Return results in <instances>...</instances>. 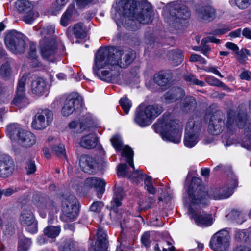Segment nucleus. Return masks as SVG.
I'll return each instance as SVG.
<instances>
[{"instance_id": "1", "label": "nucleus", "mask_w": 251, "mask_h": 251, "mask_svg": "<svg viewBox=\"0 0 251 251\" xmlns=\"http://www.w3.org/2000/svg\"><path fill=\"white\" fill-rule=\"evenodd\" d=\"M140 4L142 8L139 9L133 0H122L118 3V11L124 16L123 25L127 30L136 31L140 24H148L153 20L154 14L150 4L147 0H142Z\"/></svg>"}, {"instance_id": "2", "label": "nucleus", "mask_w": 251, "mask_h": 251, "mask_svg": "<svg viewBox=\"0 0 251 251\" xmlns=\"http://www.w3.org/2000/svg\"><path fill=\"white\" fill-rule=\"evenodd\" d=\"M200 183V178L194 177L192 179L188 189V196L183 198V202L185 205L188 206V214L190 218L194 219L198 226H207L212 224L211 215L204 212L198 214L193 209L195 205L206 206L208 204V197L202 191Z\"/></svg>"}, {"instance_id": "3", "label": "nucleus", "mask_w": 251, "mask_h": 251, "mask_svg": "<svg viewBox=\"0 0 251 251\" xmlns=\"http://www.w3.org/2000/svg\"><path fill=\"white\" fill-rule=\"evenodd\" d=\"M134 58V54L131 49L122 50L113 47L100 48L96 54V66L101 68L108 65L111 70H114L117 66L127 67Z\"/></svg>"}, {"instance_id": "4", "label": "nucleus", "mask_w": 251, "mask_h": 251, "mask_svg": "<svg viewBox=\"0 0 251 251\" xmlns=\"http://www.w3.org/2000/svg\"><path fill=\"white\" fill-rule=\"evenodd\" d=\"M152 127L154 131L160 133L164 139L175 143L180 142L182 128L176 119H172L169 115L164 114L162 118L158 119Z\"/></svg>"}, {"instance_id": "5", "label": "nucleus", "mask_w": 251, "mask_h": 251, "mask_svg": "<svg viewBox=\"0 0 251 251\" xmlns=\"http://www.w3.org/2000/svg\"><path fill=\"white\" fill-rule=\"evenodd\" d=\"M226 126L227 132L230 134L234 133L235 126L241 129L251 130V123L245 104L239 105L236 109H227Z\"/></svg>"}, {"instance_id": "6", "label": "nucleus", "mask_w": 251, "mask_h": 251, "mask_svg": "<svg viewBox=\"0 0 251 251\" xmlns=\"http://www.w3.org/2000/svg\"><path fill=\"white\" fill-rule=\"evenodd\" d=\"M201 123V119L197 116L188 120L186 126L184 139V143L186 146L191 148L198 143L200 140Z\"/></svg>"}, {"instance_id": "7", "label": "nucleus", "mask_w": 251, "mask_h": 251, "mask_svg": "<svg viewBox=\"0 0 251 251\" xmlns=\"http://www.w3.org/2000/svg\"><path fill=\"white\" fill-rule=\"evenodd\" d=\"M60 218L62 221L69 223L74 221L79 211V203L76 197L71 195L65 198L62 202Z\"/></svg>"}, {"instance_id": "8", "label": "nucleus", "mask_w": 251, "mask_h": 251, "mask_svg": "<svg viewBox=\"0 0 251 251\" xmlns=\"http://www.w3.org/2000/svg\"><path fill=\"white\" fill-rule=\"evenodd\" d=\"M26 37L16 30L9 31L4 39L7 48L15 54L23 53L26 48Z\"/></svg>"}, {"instance_id": "9", "label": "nucleus", "mask_w": 251, "mask_h": 251, "mask_svg": "<svg viewBox=\"0 0 251 251\" xmlns=\"http://www.w3.org/2000/svg\"><path fill=\"white\" fill-rule=\"evenodd\" d=\"M230 240L229 232L222 229L211 237L209 246L214 251H226L229 247Z\"/></svg>"}, {"instance_id": "10", "label": "nucleus", "mask_w": 251, "mask_h": 251, "mask_svg": "<svg viewBox=\"0 0 251 251\" xmlns=\"http://www.w3.org/2000/svg\"><path fill=\"white\" fill-rule=\"evenodd\" d=\"M53 114L51 111L45 109L38 111L33 119L31 126L37 130H43L52 122Z\"/></svg>"}, {"instance_id": "11", "label": "nucleus", "mask_w": 251, "mask_h": 251, "mask_svg": "<svg viewBox=\"0 0 251 251\" xmlns=\"http://www.w3.org/2000/svg\"><path fill=\"white\" fill-rule=\"evenodd\" d=\"M19 221L20 224L24 226H30L31 228H27V230L32 233L37 231V222L35 221V216L28 207H22L19 217Z\"/></svg>"}, {"instance_id": "12", "label": "nucleus", "mask_w": 251, "mask_h": 251, "mask_svg": "<svg viewBox=\"0 0 251 251\" xmlns=\"http://www.w3.org/2000/svg\"><path fill=\"white\" fill-rule=\"evenodd\" d=\"M133 151L129 146H126L124 147L122 152V155L126 158V162L133 170L132 174L129 176V178L133 181L137 183L140 180L144 178L146 174H143L141 170H136L135 169L133 164Z\"/></svg>"}, {"instance_id": "13", "label": "nucleus", "mask_w": 251, "mask_h": 251, "mask_svg": "<svg viewBox=\"0 0 251 251\" xmlns=\"http://www.w3.org/2000/svg\"><path fill=\"white\" fill-rule=\"evenodd\" d=\"M26 80V78L24 76L19 80L15 96L12 101V104L19 108L25 107L29 104L28 100L25 95V86Z\"/></svg>"}, {"instance_id": "14", "label": "nucleus", "mask_w": 251, "mask_h": 251, "mask_svg": "<svg viewBox=\"0 0 251 251\" xmlns=\"http://www.w3.org/2000/svg\"><path fill=\"white\" fill-rule=\"evenodd\" d=\"M170 19L176 22L186 20L190 16V13L186 6L179 3H172L169 5Z\"/></svg>"}, {"instance_id": "15", "label": "nucleus", "mask_w": 251, "mask_h": 251, "mask_svg": "<svg viewBox=\"0 0 251 251\" xmlns=\"http://www.w3.org/2000/svg\"><path fill=\"white\" fill-rule=\"evenodd\" d=\"M225 117L222 111L218 110L214 112L210 118L208 125V131L213 135L221 133L223 129Z\"/></svg>"}, {"instance_id": "16", "label": "nucleus", "mask_w": 251, "mask_h": 251, "mask_svg": "<svg viewBox=\"0 0 251 251\" xmlns=\"http://www.w3.org/2000/svg\"><path fill=\"white\" fill-rule=\"evenodd\" d=\"M82 105V99L78 95H70L66 99L64 106L62 108V113L64 116H68L76 109Z\"/></svg>"}, {"instance_id": "17", "label": "nucleus", "mask_w": 251, "mask_h": 251, "mask_svg": "<svg viewBox=\"0 0 251 251\" xmlns=\"http://www.w3.org/2000/svg\"><path fill=\"white\" fill-rule=\"evenodd\" d=\"M15 164L13 159L8 155L0 156V177L6 178L11 176L14 170Z\"/></svg>"}, {"instance_id": "18", "label": "nucleus", "mask_w": 251, "mask_h": 251, "mask_svg": "<svg viewBox=\"0 0 251 251\" xmlns=\"http://www.w3.org/2000/svg\"><path fill=\"white\" fill-rule=\"evenodd\" d=\"M185 95V91L182 88L173 87L164 94L162 99L166 103H171L182 99Z\"/></svg>"}, {"instance_id": "19", "label": "nucleus", "mask_w": 251, "mask_h": 251, "mask_svg": "<svg viewBox=\"0 0 251 251\" xmlns=\"http://www.w3.org/2000/svg\"><path fill=\"white\" fill-rule=\"evenodd\" d=\"M40 50L42 56L47 60L54 55L57 50V44L55 40H52L51 42H45L40 41Z\"/></svg>"}, {"instance_id": "20", "label": "nucleus", "mask_w": 251, "mask_h": 251, "mask_svg": "<svg viewBox=\"0 0 251 251\" xmlns=\"http://www.w3.org/2000/svg\"><path fill=\"white\" fill-rule=\"evenodd\" d=\"M179 107L183 113H192L196 110L197 107L196 100L192 96H187L180 101Z\"/></svg>"}, {"instance_id": "21", "label": "nucleus", "mask_w": 251, "mask_h": 251, "mask_svg": "<svg viewBox=\"0 0 251 251\" xmlns=\"http://www.w3.org/2000/svg\"><path fill=\"white\" fill-rule=\"evenodd\" d=\"M197 13L200 19L206 22L213 21L216 16L215 9L209 5L200 7L197 10Z\"/></svg>"}, {"instance_id": "22", "label": "nucleus", "mask_w": 251, "mask_h": 251, "mask_svg": "<svg viewBox=\"0 0 251 251\" xmlns=\"http://www.w3.org/2000/svg\"><path fill=\"white\" fill-rule=\"evenodd\" d=\"M97 241L93 246L94 251H106L108 241L106 233L102 229L99 228L97 232Z\"/></svg>"}, {"instance_id": "23", "label": "nucleus", "mask_w": 251, "mask_h": 251, "mask_svg": "<svg viewBox=\"0 0 251 251\" xmlns=\"http://www.w3.org/2000/svg\"><path fill=\"white\" fill-rule=\"evenodd\" d=\"M33 199L35 200V204L38 209H52L55 207L54 201L48 196L35 195Z\"/></svg>"}, {"instance_id": "24", "label": "nucleus", "mask_w": 251, "mask_h": 251, "mask_svg": "<svg viewBox=\"0 0 251 251\" xmlns=\"http://www.w3.org/2000/svg\"><path fill=\"white\" fill-rule=\"evenodd\" d=\"M96 160L88 155H81L79 159V165L82 170L88 174L93 173L96 166Z\"/></svg>"}, {"instance_id": "25", "label": "nucleus", "mask_w": 251, "mask_h": 251, "mask_svg": "<svg viewBox=\"0 0 251 251\" xmlns=\"http://www.w3.org/2000/svg\"><path fill=\"white\" fill-rule=\"evenodd\" d=\"M173 78V74L169 70L161 71L154 75L153 80L158 85L163 87L170 85Z\"/></svg>"}, {"instance_id": "26", "label": "nucleus", "mask_w": 251, "mask_h": 251, "mask_svg": "<svg viewBox=\"0 0 251 251\" xmlns=\"http://www.w3.org/2000/svg\"><path fill=\"white\" fill-rule=\"evenodd\" d=\"M106 66L98 68L96 66V58H95V65L93 67V71L94 74L97 75L101 80L110 82L112 81L113 79V74L112 71L110 69V67Z\"/></svg>"}, {"instance_id": "27", "label": "nucleus", "mask_w": 251, "mask_h": 251, "mask_svg": "<svg viewBox=\"0 0 251 251\" xmlns=\"http://www.w3.org/2000/svg\"><path fill=\"white\" fill-rule=\"evenodd\" d=\"M18 143L25 147H30L36 142L35 136L31 132L23 130L17 140Z\"/></svg>"}, {"instance_id": "28", "label": "nucleus", "mask_w": 251, "mask_h": 251, "mask_svg": "<svg viewBox=\"0 0 251 251\" xmlns=\"http://www.w3.org/2000/svg\"><path fill=\"white\" fill-rule=\"evenodd\" d=\"M123 188L117 183L115 184L113 199L110 202V208L115 209L122 205V201L124 198Z\"/></svg>"}, {"instance_id": "29", "label": "nucleus", "mask_w": 251, "mask_h": 251, "mask_svg": "<svg viewBox=\"0 0 251 251\" xmlns=\"http://www.w3.org/2000/svg\"><path fill=\"white\" fill-rule=\"evenodd\" d=\"M134 121L141 127L148 126L151 123V120L148 114L147 115L145 108L144 109H137L135 112Z\"/></svg>"}, {"instance_id": "30", "label": "nucleus", "mask_w": 251, "mask_h": 251, "mask_svg": "<svg viewBox=\"0 0 251 251\" xmlns=\"http://www.w3.org/2000/svg\"><path fill=\"white\" fill-rule=\"evenodd\" d=\"M98 139L95 134L91 133L83 136L80 141V145L86 149H90L96 147Z\"/></svg>"}, {"instance_id": "31", "label": "nucleus", "mask_w": 251, "mask_h": 251, "mask_svg": "<svg viewBox=\"0 0 251 251\" xmlns=\"http://www.w3.org/2000/svg\"><path fill=\"white\" fill-rule=\"evenodd\" d=\"M200 185L202 187V191L205 192L207 194L208 197V202L209 201V198H213L215 200L226 199L229 197L232 194L231 191L229 189L226 191L225 193H219L220 190L218 188L211 189L209 192V194H208L207 192L204 191V188L201 183H200Z\"/></svg>"}, {"instance_id": "32", "label": "nucleus", "mask_w": 251, "mask_h": 251, "mask_svg": "<svg viewBox=\"0 0 251 251\" xmlns=\"http://www.w3.org/2000/svg\"><path fill=\"white\" fill-rule=\"evenodd\" d=\"M31 87L33 94L38 96L42 95L46 88V83L42 78L38 77L32 82Z\"/></svg>"}, {"instance_id": "33", "label": "nucleus", "mask_w": 251, "mask_h": 251, "mask_svg": "<svg viewBox=\"0 0 251 251\" xmlns=\"http://www.w3.org/2000/svg\"><path fill=\"white\" fill-rule=\"evenodd\" d=\"M75 11V8L74 3L69 5L61 18L60 24L61 25L65 27L69 25L71 22L72 15Z\"/></svg>"}, {"instance_id": "34", "label": "nucleus", "mask_w": 251, "mask_h": 251, "mask_svg": "<svg viewBox=\"0 0 251 251\" xmlns=\"http://www.w3.org/2000/svg\"><path fill=\"white\" fill-rule=\"evenodd\" d=\"M16 6L20 13L25 14L33 11V5L28 0H18L16 2Z\"/></svg>"}, {"instance_id": "35", "label": "nucleus", "mask_w": 251, "mask_h": 251, "mask_svg": "<svg viewBox=\"0 0 251 251\" xmlns=\"http://www.w3.org/2000/svg\"><path fill=\"white\" fill-rule=\"evenodd\" d=\"M23 131L19 125L16 124H10L6 128L7 133L11 140H18Z\"/></svg>"}, {"instance_id": "36", "label": "nucleus", "mask_w": 251, "mask_h": 251, "mask_svg": "<svg viewBox=\"0 0 251 251\" xmlns=\"http://www.w3.org/2000/svg\"><path fill=\"white\" fill-rule=\"evenodd\" d=\"M55 32V27L52 25H49L43 28L40 34L42 39L41 41H44L45 42H51L52 40H55L54 38V33Z\"/></svg>"}, {"instance_id": "37", "label": "nucleus", "mask_w": 251, "mask_h": 251, "mask_svg": "<svg viewBox=\"0 0 251 251\" xmlns=\"http://www.w3.org/2000/svg\"><path fill=\"white\" fill-rule=\"evenodd\" d=\"M145 109L151 122L163 112V108L156 104L148 105Z\"/></svg>"}, {"instance_id": "38", "label": "nucleus", "mask_w": 251, "mask_h": 251, "mask_svg": "<svg viewBox=\"0 0 251 251\" xmlns=\"http://www.w3.org/2000/svg\"><path fill=\"white\" fill-rule=\"evenodd\" d=\"M73 34L77 38L84 39L87 36L86 27L82 23H78L73 27Z\"/></svg>"}, {"instance_id": "39", "label": "nucleus", "mask_w": 251, "mask_h": 251, "mask_svg": "<svg viewBox=\"0 0 251 251\" xmlns=\"http://www.w3.org/2000/svg\"><path fill=\"white\" fill-rule=\"evenodd\" d=\"M171 54V63L173 66H177L182 62L183 56L181 50L175 49L172 51Z\"/></svg>"}, {"instance_id": "40", "label": "nucleus", "mask_w": 251, "mask_h": 251, "mask_svg": "<svg viewBox=\"0 0 251 251\" xmlns=\"http://www.w3.org/2000/svg\"><path fill=\"white\" fill-rule=\"evenodd\" d=\"M106 183L104 180L99 178H97L96 182L95 183L93 188L97 192V195L98 198L101 199L103 194L105 191V186Z\"/></svg>"}, {"instance_id": "41", "label": "nucleus", "mask_w": 251, "mask_h": 251, "mask_svg": "<svg viewBox=\"0 0 251 251\" xmlns=\"http://www.w3.org/2000/svg\"><path fill=\"white\" fill-rule=\"evenodd\" d=\"M60 230L59 226H50L45 228L44 233L48 237L54 238L59 234Z\"/></svg>"}, {"instance_id": "42", "label": "nucleus", "mask_w": 251, "mask_h": 251, "mask_svg": "<svg viewBox=\"0 0 251 251\" xmlns=\"http://www.w3.org/2000/svg\"><path fill=\"white\" fill-rule=\"evenodd\" d=\"M31 244L30 239L25 237L20 238L18 243V251H27Z\"/></svg>"}, {"instance_id": "43", "label": "nucleus", "mask_w": 251, "mask_h": 251, "mask_svg": "<svg viewBox=\"0 0 251 251\" xmlns=\"http://www.w3.org/2000/svg\"><path fill=\"white\" fill-rule=\"evenodd\" d=\"M52 152L60 157H66V151L63 144H60L58 146L55 145L52 147Z\"/></svg>"}, {"instance_id": "44", "label": "nucleus", "mask_w": 251, "mask_h": 251, "mask_svg": "<svg viewBox=\"0 0 251 251\" xmlns=\"http://www.w3.org/2000/svg\"><path fill=\"white\" fill-rule=\"evenodd\" d=\"M25 168L26 170V173L28 175L34 173L36 170L35 162L31 157H28L25 162Z\"/></svg>"}, {"instance_id": "45", "label": "nucleus", "mask_w": 251, "mask_h": 251, "mask_svg": "<svg viewBox=\"0 0 251 251\" xmlns=\"http://www.w3.org/2000/svg\"><path fill=\"white\" fill-rule=\"evenodd\" d=\"M15 221L12 219H8L5 223V232L8 235L13 234L15 232Z\"/></svg>"}, {"instance_id": "46", "label": "nucleus", "mask_w": 251, "mask_h": 251, "mask_svg": "<svg viewBox=\"0 0 251 251\" xmlns=\"http://www.w3.org/2000/svg\"><path fill=\"white\" fill-rule=\"evenodd\" d=\"M113 147L117 151H120L123 147V142L119 135H114L110 140Z\"/></svg>"}, {"instance_id": "47", "label": "nucleus", "mask_w": 251, "mask_h": 251, "mask_svg": "<svg viewBox=\"0 0 251 251\" xmlns=\"http://www.w3.org/2000/svg\"><path fill=\"white\" fill-rule=\"evenodd\" d=\"M119 103L125 114H127L131 106L130 100L127 97H123L120 100Z\"/></svg>"}, {"instance_id": "48", "label": "nucleus", "mask_w": 251, "mask_h": 251, "mask_svg": "<svg viewBox=\"0 0 251 251\" xmlns=\"http://www.w3.org/2000/svg\"><path fill=\"white\" fill-rule=\"evenodd\" d=\"M237 58L239 61L243 63L247 59V55H250V51L246 49H242L240 50H239L236 52Z\"/></svg>"}, {"instance_id": "49", "label": "nucleus", "mask_w": 251, "mask_h": 251, "mask_svg": "<svg viewBox=\"0 0 251 251\" xmlns=\"http://www.w3.org/2000/svg\"><path fill=\"white\" fill-rule=\"evenodd\" d=\"M128 166L126 163L120 164L118 166L117 175L118 176L126 177L127 175Z\"/></svg>"}, {"instance_id": "50", "label": "nucleus", "mask_w": 251, "mask_h": 251, "mask_svg": "<svg viewBox=\"0 0 251 251\" xmlns=\"http://www.w3.org/2000/svg\"><path fill=\"white\" fill-rule=\"evenodd\" d=\"M236 5L240 9H245L251 4V0H235Z\"/></svg>"}, {"instance_id": "51", "label": "nucleus", "mask_w": 251, "mask_h": 251, "mask_svg": "<svg viewBox=\"0 0 251 251\" xmlns=\"http://www.w3.org/2000/svg\"><path fill=\"white\" fill-rule=\"evenodd\" d=\"M152 197H149L145 201L140 202V205L142 209H148L151 208L154 200Z\"/></svg>"}, {"instance_id": "52", "label": "nucleus", "mask_w": 251, "mask_h": 251, "mask_svg": "<svg viewBox=\"0 0 251 251\" xmlns=\"http://www.w3.org/2000/svg\"><path fill=\"white\" fill-rule=\"evenodd\" d=\"M10 67L8 63L3 64L0 68V74L4 77H7L10 75Z\"/></svg>"}, {"instance_id": "53", "label": "nucleus", "mask_w": 251, "mask_h": 251, "mask_svg": "<svg viewBox=\"0 0 251 251\" xmlns=\"http://www.w3.org/2000/svg\"><path fill=\"white\" fill-rule=\"evenodd\" d=\"M185 79L186 81L189 82L192 84L203 86L204 85V82L198 80L196 77L193 75H189L185 76Z\"/></svg>"}, {"instance_id": "54", "label": "nucleus", "mask_w": 251, "mask_h": 251, "mask_svg": "<svg viewBox=\"0 0 251 251\" xmlns=\"http://www.w3.org/2000/svg\"><path fill=\"white\" fill-rule=\"evenodd\" d=\"M60 251H74V244L70 240L66 241L60 248Z\"/></svg>"}, {"instance_id": "55", "label": "nucleus", "mask_w": 251, "mask_h": 251, "mask_svg": "<svg viewBox=\"0 0 251 251\" xmlns=\"http://www.w3.org/2000/svg\"><path fill=\"white\" fill-rule=\"evenodd\" d=\"M104 204L100 201H96L94 202L90 207L91 211L99 213L103 207Z\"/></svg>"}, {"instance_id": "56", "label": "nucleus", "mask_w": 251, "mask_h": 251, "mask_svg": "<svg viewBox=\"0 0 251 251\" xmlns=\"http://www.w3.org/2000/svg\"><path fill=\"white\" fill-rule=\"evenodd\" d=\"M207 40L204 38L201 40L200 44L201 47L202 53L205 56H207V54L211 51V48L209 47V45L207 44Z\"/></svg>"}, {"instance_id": "57", "label": "nucleus", "mask_w": 251, "mask_h": 251, "mask_svg": "<svg viewBox=\"0 0 251 251\" xmlns=\"http://www.w3.org/2000/svg\"><path fill=\"white\" fill-rule=\"evenodd\" d=\"M229 215L230 217L232 218L233 220H235L237 223H242V220H240V217H242V213L241 211L237 210H233L229 213Z\"/></svg>"}, {"instance_id": "58", "label": "nucleus", "mask_w": 251, "mask_h": 251, "mask_svg": "<svg viewBox=\"0 0 251 251\" xmlns=\"http://www.w3.org/2000/svg\"><path fill=\"white\" fill-rule=\"evenodd\" d=\"M97 177H89L87 178L84 181L83 188L87 189L88 188H93L95 183L96 182Z\"/></svg>"}, {"instance_id": "59", "label": "nucleus", "mask_w": 251, "mask_h": 251, "mask_svg": "<svg viewBox=\"0 0 251 251\" xmlns=\"http://www.w3.org/2000/svg\"><path fill=\"white\" fill-rule=\"evenodd\" d=\"M207 82L211 85L222 87L224 85V83L219 80L218 79L213 77H209L207 79Z\"/></svg>"}, {"instance_id": "60", "label": "nucleus", "mask_w": 251, "mask_h": 251, "mask_svg": "<svg viewBox=\"0 0 251 251\" xmlns=\"http://www.w3.org/2000/svg\"><path fill=\"white\" fill-rule=\"evenodd\" d=\"M122 216L124 217V218L122 220V221H121V222H120V226H121L122 230L123 231V230L125 228H126L128 227V223L129 222V218L127 216V214L126 213H123Z\"/></svg>"}, {"instance_id": "61", "label": "nucleus", "mask_w": 251, "mask_h": 251, "mask_svg": "<svg viewBox=\"0 0 251 251\" xmlns=\"http://www.w3.org/2000/svg\"><path fill=\"white\" fill-rule=\"evenodd\" d=\"M141 242L142 244L146 247H148L150 243V233L149 232H146L143 234L141 237Z\"/></svg>"}, {"instance_id": "62", "label": "nucleus", "mask_w": 251, "mask_h": 251, "mask_svg": "<svg viewBox=\"0 0 251 251\" xmlns=\"http://www.w3.org/2000/svg\"><path fill=\"white\" fill-rule=\"evenodd\" d=\"M246 234L245 232L241 230H238L236 231L235 237L237 241L241 242L245 241L246 239Z\"/></svg>"}, {"instance_id": "63", "label": "nucleus", "mask_w": 251, "mask_h": 251, "mask_svg": "<svg viewBox=\"0 0 251 251\" xmlns=\"http://www.w3.org/2000/svg\"><path fill=\"white\" fill-rule=\"evenodd\" d=\"M190 61L191 62L199 61L201 64H205L206 61L201 55L198 54H192L190 58Z\"/></svg>"}, {"instance_id": "64", "label": "nucleus", "mask_w": 251, "mask_h": 251, "mask_svg": "<svg viewBox=\"0 0 251 251\" xmlns=\"http://www.w3.org/2000/svg\"><path fill=\"white\" fill-rule=\"evenodd\" d=\"M29 57L31 59H35L37 57L36 46L34 44H30Z\"/></svg>"}]
</instances>
